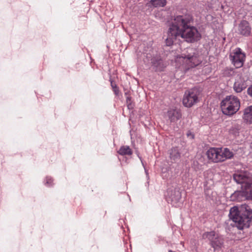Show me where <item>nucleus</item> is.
<instances>
[{
    "instance_id": "23",
    "label": "nucleus",
    "mask_w": 252,
    "mask_h": 252,
    "mask_svg": "<svg viewBox=\"0 0 252 252\" xmlns=\"http://www.w3.org/2000/svg\"><path fill=\"white\" fill-rule=\"evenodd\" d=\"M46 184L47 185H51L52 182V179L51 178L47 177L46 178Z\"/></svg>"
},
{
    "instance_id": "5",
    "label": "nucleus",
    "mask_w": 252,
    "mask_h": 252,
    "mask_svg": "<svg viewBox=\"0 0 252 252\" xmlns=\"http://www.w3.org/2000/svg\"><path fill=\"white\" fill-rule=\"evenodd\" d=\"M240 107L239 99L233 95L227 96L221 102L222 112L225 115L234 114L239 110Z\"/></svg>"
},
{
    "instance_id": "14",
    "label": "nucleus",
    "mask_w": 252,
    "mask_h": 252,
    "mask_svg": "<svg viewBox=\"0 0 252 252\" xmlns=\"http://www.w3.org/2000/svg\"><path fill=\"white\" fill-rule=\"evenodd\" d=\"M118 152L122 156H130L132 154V151L128 146H121Z\"/></svg>"
},
{
    "instance_id": "20",
    "label": "nucleus",
    "mask_w": 252,
    "mask_h": 252,
    "mask_svg": "<svg viewBox=\"0 0 252 252\" xmlns=\"http://www.w3.org/2000/svg\"><path fill=\"white\" fill-rule=\"evenodd\" d=\"M234 73V70L233 68H226L223 72V74L225 76H232Z\"/></svg>"
},
{
    "instance_id": "21",
    "label": "nucleus",
    "mask_w": 252,
    "mask_h": 252,
    "mask_svg": "<svg viewBox=\"0 0 252 252\" xmlns=\"http://www.w3.org/2000/svg\"><path fill=\"white\" fill-rule=\"evenodd\" d=\"M111 84L115 94H118L119 93V89L117 85L116 84H114L112 81L111 82Z\"/></svg>"
},
{
    "instance_id": "19",
    "label": "nucleus",
    "mask_w": 252,
    "mask_h": 252,
    "mask_svg": "<svg viewBox=\"0 0 252 252\" xmlns=\"http://www.w3.org/2000/svg\"><path fill=\"white\" fill-rule=\"evenodd\" d=\"M153 65L157 71H161L165 67L162 60H159L153 62Z\"/></svg>"
},
{
    "instance_id": "12",
    "label": "nucleus",
    "mask_w": 252,
    "mask_h": 252,
    "mask_svg": "<svg viewBox=\"0 0 252 252\" xmlns=\"http://www.w3.org/2000/svg\"><path fill=\"white\" fill-rule=\"evenodd\" d=\"M243 119L247 123L252 124V105L244 109Z\"/></svg>"
},
{
    "instance_id": "6",
    "label": "nucleus",
    "mask_w": 252,
    "mask_h": 252,
    "mask_svg": "<svg viewBox=\"0 0 252 252\" xmlns=\"http://www.w3.org/2000/svg\"><path fill=\"white\" fill-rule=\"evenodd\" d=\"M179 59L182 60L186 71L196 66L201 63L197 55L194 52H188L187 55L183 54L179 57Z\"/></svg>"
},
{
    "instance_id": "2",
    "label": "nucleus",
    "mask_w": 252,
    "mask_h": 252,
    "mask_svg": "<svg viewBox=\"0 0 252 252\" xmlns=\"http://www.w3.org/2000/svg\"><path fill=\"white\" fill-rule=\"evenodd\" d=\"M229 218L239 229L249 227L252 218V209L246 204H243L240 210L236 206L232 207L229 211Z\"/></svg>"
},
{
    "instance_id": "16",
    "label": "nucleus",
    "mask_w": 252,
    "mask_h": 252,
    "mask_svg": "<svg viewBox=\"0 0 252 252\" xmlns=\"http://www.w3.org/2000/svg\"><path fill=\"white\" fill-rule=\"evenodd\" d=\"M222 242L220 239V237H212L211 240V245L216 250L221 248Z\"/></svg>"
},
{
    "instance_id": "24",
    "label": "nucleus",
    "mask_w": 252,
    "mask_h": 252,
    "mask_svg": "<svg viewBox=\"0 0 252 252\" xmlns=\"http://www.w3.org/2000/svg\"><path fill=\"white\" fill-rule=\"evenodd\" d=\"M248 94L251 96H252V85L247 90Z\"/></svg>"
},
{
    "instance_id": "7",
    "label": "nucleus",
    "mask_w": 252,
    "mask_h": 252,
    "mask_svg": "<svg viewBox=\"0 0 252 252\" xmlns=\"http://www.w3.org/2000/svg\"><path fill=\"white\" fill-rule=\"evenodd\" d=\"M229 58L236 68H240L243 65L246 56L240 48H237L230 53Z\"/></svg>"
},
{
    "instance_id": "15",
    "label": "nucleus",
    "mask_w": 252,
    "mask_h": 252,
    "mask_svg": "<svg viewBox=\"0 0 252 252\" xmlns=\"http://www.w3.org/2000/svg\"><path fill=\"white\" fill-rule=\"evenodd\" d=\"M241 128V125L237 123H234L229 129L230 133L236 136L239 134Z\"/></svg>"
},
{
    "instance_id": "27",
    "label": "nucleus",
    "mask_w": 252,
    "mask_h": 252,
    "mask_svg": "<svg viewBox=\"0 0 252 252\" xmlns=\"http://www.w3.org/2000/svg\"><path fill=\"white\" fill-rule=\"evenodd\" d=\"M251 147H252V143L251 144Z\"/></svg>"
},
{
    "instance_id": "3",
    "label": "nucleus",
    "mask_w": 252,
    "mask_h": 252,
    "mask_svg": "<svg viewBox=\"0 0 252 252\" xmlns=\"http://www.w3.org/2000/svg\"><path fill=\"white\" fill-rule=\"evenodd\" d=\"M234 181L241 185V190L235 192L236 195H244L252 199V175L247 172H238L233 175Z\"/></svg>"
},
{
    "instance_id": "8",
    "label": "nucleus",
    "mask_w": 252,
    "mask_h": 252,
    "mask_svg": "<svg viewBox=\"0 0 252 252\" xmlns=\"http://www.w3.org/2000/svg\"><path fill=\"white\" fill-rule=\"evenodd\" d=\"M198 92L196 89H191L185 92L183 103L187 107H190L198 101Z\"/></svg>"
},
{
    "instance_id": "9",
    "label": "nucleus",
    "mask_w": 252,
    "mask_h": 252,
    "mask_svg": "<svg viewBox=\"0 0 252 252\" xmlns=\"http://www.w3.org/2000/svg\"><path fill=\"white\" fill-rule=\"evenodd\" d=\"M167 117L171 123H175L182 117L180 111L177 109H170L167 111Z\"/></svg>"
},
{
    "instance_id": "11",
    "label": "nucleus",
    "mask_w": 252,
    "mask_h": 252,
    "mask_svg": "<svg viewBox=\"0 0 252 252\" xmlns=\"http://www.w3.org/2000/svg\"><path fill=\"white\" fill-rule=\"evenodd\" d=\"M251 28L249 26V23L246 20H243L241 22L238 27V31L239 33L243 35H249L251 33Z\"/></svg>"
},
{
    "instance_id": "13",
    "label": "nucleus",
    "mask_w": 252,
    "mask_h": 252,
    "mask_svg": "<svg viewBox=\"0 0 252 252\" xmlns=\"http://www.w3.org/2000/svg\"><path fill=\"white\" fill-rule=\"evenodd\" d=\"M167 193L172 202H176L181 198L180 193L176 189H168Z\"/></svg>"
},
{
    "instance_id": "26",
    "label": "nucleus",
    "mask_w": 252,
    "mask_h": 252,
    "mask_svg": "<svg viewBox=\"0 0 252 252\" xmlns=\"http://www.w3.org/2000/svg\"><path fill=\"white\" fill-rule=\"evenodd\" d=\"M168 252H176L172 251V250H169Z\"/></svg>"
},
{
    "instance_id": "25",
    "label": "nucleus",
    "mask_w": 252,
    "mask_h": 252,
    "mask_svg": "<svg viewBox=\"0 0 252 252\" xmlns=\"http://www.w3.org/2000/svg\"><path fill=\"white\" fill-rule=\"evenodd\" d=\"M214 236L215 233L214 232H207V236Z\"/></svg>"
},
{
    "instance_id": "22",
    "label": "nucleus",
    "mask_w": 252,
    "mask_h": 252,
    "mask_svg": "<svg viewBox=\"0 0 252 252\" xmlns=\"http://www.w3.org/2000/svg\"><path fill=\"white\" fill-rule=\"evenodd\" d=\"M187 136L190 139H193L194 138V134L190 131H188Z\"/></svg>"
},
{
    "instance_id": "17",
    "label": "nucleus",
    "mask_w": 252,
    "mask_h": 252,
    "mask_svg": "<svg viewBox=\"0 0 252 252\" xmlns=\"http://www.w3.org/2000/svg\"><path fill=\"white\" fill-rule=\"evenodd\" d=\"M169 154L170 158L174 161H176L180 158V154L177 148L171 149Z\"/></svg>"
},
{
    "instance_id": "1",
    "label": "nucleus",
    "mask_w": 252,
    "mask_h": 252,
    "mask_svg": "<svg viewBox=\"0 0 252 252\" xmlns=\"http://www.w3.org/2000/svg\"><path fill=\"white\" fill-rule=\"evenodd\" d=\"M191 18L189 15H179L175 17L167 31L165 43L170 46L173 44L178 37L188 42H194L201 37L197 28L190 25Z\"/></svg>"
},
{
    "instance_id": "10",
    "label": "nucleus",
    "mask_w": 252,
    "mask_h": 252,
    "mask_svg": "<svg viewBox=\"0 0 252 252\" xmlns=\"http://www.w3.org/2000/svg\"><path fill=\"white\" fill-rule=\"evenodd\" d=\"M248 85L246 81L242 77H240L235 82L233 85L234 90L237 93H240L245 90Z\"/></svg>"
},
{
    "instance_id": "18",
    "label": "nucleus",
    "mask_w": 252,
    "mask_h": 252,
    "mask_svg": "<svg viewBox=\"0 0 252 252\" xmlns=\"http://www.w3.org/2000/svg\"><path fill=\"white\" fill-rule=\"evenodd\" d=\"M150 2L155 7H163L166 5V0H150Z\"/></svg>"
},
{
    "instance_id": "4",
    "label": "nucleus",
    "mask_w": 252,
    "mask_h": 252,
    "mask_svg": "<svg viewBox=\"0 0 252 252\" xmlns=\"http://www.w3.org/2000/svg\"><path fill=\"white\" fill-rule=\"evenodd\" d=\"M206 154L209 159L214 162L223 161L234 156L233 153L227 148H211L207 151Z\"/></svg>"
}]
</instances>
